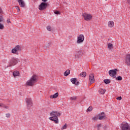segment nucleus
<instances>
[{
    "mask_svg": "<svg viewBox=\"0 0 130 130\" xmlns=\"http://www.w3.org/2000/svg\"><path fill=\"white\" fill-rule=\"evenodd\" d=\"M50 117L49 118L50 120L54 121L55 123H58V116H60L61 114L57 111H52L50 114Z\"/></svg>",
    "mask_w": 130,
    "mask_h": 130,
    "instance_id": "1",
    "label": "nucleus"
},
{
    "mask_svg": "<svg viewBox=\"0 0 130 130\" xmlns=\"http://www.w3.org/2000/svg\"><path fill=\"white\" fill-rule=\"evenodd\" d=\"M37 81H38V76L34 74L30 79L26 82V85L27 86H33L35 83H37Z\"/></svg>",
    "mask_w": 130,
    "mask_h": 130,
    "instance_id": "2",
    "label": "nucleus"
},
{
    "mask_svg": "<svg viewBox=\"0 0 130 130\" xmlns=\"http://www.w3.org/2000/svg\"><path fill=\"white\" fill-rule=\"evenodd\" d=\"M118 70L117 69H114V70H111L109 71V76L112 77L113 78H116V75H117V72Z\"/></svg>",
    "mask_w": 130,
    "mask_h": 130,
    "instance_id": "3",
    "label": "nucleus"
},
{
    "mask_svg": "<svg viewBox=\"0 0 130 130\" xmlns=\"http://www.w3.org/2000/svg\"><path fill=\"white\" fill-rule=\"evenodd\" d=\"M27 109H30L33 106V103L32 102V99L31 98H26L25 99Z\"/></svg>",
    "mask_w": 130,
    "mask_h": 130,
    "instance_id": "4",
    "label": "nucleus"
},
{
    "mask_svg": "<svg viewBox=\"0 0 130 130\" xmlns=\"http://www.w3.org/2000/svg\"><path fill=\"white\" fill-rule=\"evenodd\" d=\"M121 128L122 130H130V126L128 123L123 122L121 124Z\"/></svg>",
    "mask_w": 130,
    "mask_h": 130,
    "instance_id": "5",
    "label": "nucleus"
},
{
    "mask_svg": "<svg viewBox=\"0 0 130 130\" xmlns=\"http://www.w3.org/2000/svg\"><path fill=\"white\" fill-rule=\"evenodd\" d=\"M125 64L128 67H130V54H127L124 58Z\"/></svg>",
    "mask_w": 130,
    "mask_h": 130,
    "instance_id": "6",
    "label": "nucleus"
},
{
    "mask_svg": "<svg viewBox=\"0 0 130 130\" xmlns=\"http://www.w3.org/2000/svg\"><path fill=\"white\" fill-rule=\"evenodd\" d=\"M82 16L85 21H90L92 19V15L90 14L83 13Z\"/></svg>",
    "mask_w": 130,
    "mask_h": 130,
    "instance_id": "7",
    "label": "nucleus"
},
{
    "mask_svg": "<svg viewBox=\"0 0 130 130\" xmlns=\"http://www.w3.org/2000/svg\"><path fill=\"white\" fill-rule=\"evenodd\" d=\"M21 48V47L19 45H17L14 48H13L11 52L12 53H14V54H18L17 52L18 51H20Z\"/></svg>",
    "mask_w": 130,
    "mask_h": 130,
    "instance_id": "8",
    "label": "nucleus"
},
{
    "mask_svg": "<svg viewBox=\"0 0 130 130\" xmlns=\"http://www.w3.org/2000/svg\"><path fill=\"white\" fill-rule=\"evenodd\" d=\"M47 8V4L42 2L39 6V10L40 11H43V10H46Z\"/></svg>",
    "mask_w": 130,
    "mask_h": 130,
    "instance_id": "9",
    "label": "nucleus"
},
{
    "mask_svg": "<svg viewBox=\"0 0 130 130\" xmlns=\"http://www.w3.org/2000/svg\"><path fill=\"white\" fill-rule=\"evenodd\" d=\"M95 74L93 73H91L89 74V82H90V84L92 85L93 83L95 82Z\"/></svg>",
    "mask_w": 130,
    "mask_h": 130,
    "instance_id": "10",
    "label": "nucleus"
},
{
    "mask_svg": "<svg viewBox=\"0 0 130 130\" xmlns=\"http://www.w3.org/2000/svg\"><path fill=\"white\" fill-rule=\"evenodd\" d=\"M98 116L99 120H102V119H106V115L104 112H102V113L99 114Z\"/></svg>",
    "mask_w": 130,
    "mask_h": 130,
    "instance_id": "11",
    "label": "nucleus"
},
{
    "mask_svg": "<svg viewBox=\"0 0 130 130\" xmlns=\"http://www.w3.org/2000/svg\"><path fill=\"white\" fill-rule=\"evenodd\" d=\"M84 40V35H80L77 38V43H82Z\"/></svg>",
    "mask_w": 130,
    "mask_h": 130,
    "instance_id": "12",
    "label": "nucleus"
},
{
    "mask_svg": "<svg viewBox=\"0 0 130 130\" xmlns=\"http://www.w3.org/2000/svg\"><path fill=\"white\" fill-rule=\"evenodd\" d=\"M16 63H18V60H17V59L12 58L10 61V67L11 66H16Z\"/></svg>",
    "mask_w": 130,
    "mask_h": 130,
    "instance_id": "13",
    "label": "nucleus"
},
{
    "mask_svg": "<svg viewBox=\"0 0 130 130\" xmlns=\"http://www.w3.org/2000/svg\"><path fill=\"white\" fill-rule=\"evenodd\" d=\"M77 81H78L77 78H72L71 79V82L72 83V84H75L76 86H78L80 82L79 81L77 82Z\"/></svg>",
    "mask_w": 130,
    "mask_h": 130,
    "instance_id": "14",
    "label": "nucleus"
},
{
    "mask_svg": "<svg viewBox=\"0 0 130 130\" xmlns=\"http://www.w3.org/2000/svg\"><path fill=\"white\" fill-rule=\"evenodd\" d=\"M18 2L19 6H20L21 8H24L25 7V3L23 0H17Z\"/></svg>",
    "mask_w": 130,
    "mask_h": 130,
    "instance_id": "15",
    "label": "nucleus"
},
{
    "mask_svg": "<svg viewBox=\"0 0 130 130\" xmlns=\"http://www.w3.org/2000/svg\"><path fill=\"white\" fill-rule=\"evenodd\" d=\"M108 26L109 28H112L114 26V22L113 21H110L108 22Z\"/></svg>",
    "mask_w": 130,
    "mask_h": 130,
    "instance_id": "16",
    "label": "nucleus"
},
{
    "mask_svg": "<svg viewBox=\"0 0 130 130\" xmlns=\"http://www.w3.org/2000/svg\"><path fill=\"white\" fill-rule=\"evenodd\" d=\"M57 97H58V92H56L53 95H51L50 96V98H51V99H55V98H57Z\"/></svg>",
    "mask_w": 130,
    "mask_h": 130,
    "instance_id": "17",
    "label": "nucleus"
},
{
    "mask_svg": "<svg viewBox=\"0 0 130 130\" xmlns=\"http://www.w3.org/2000/svg\"><path fill=\"white\" fill-rule=\"evenodd\" d=\"M100 94H102L103 95L104 94H105V92H106V90L105 89H100L99 91Z\"/></svg>",
    "mask_w": 130,
    "mask_h": 130,
    "instance_id": "18",
    "label": "nucleus"
},
{
    "mask_svg": "<svg viewBox=\"0 0 130 130\" xmlns=\"http://www.w3.org/2000/svg\"><path fill=\"white\" fill-rule=\"evenodd\" d=\"M13 75L14 77L15 78H16V77H18V76H19V75H20V73L18 72V71H14L13 73Z\"/></svg>",
    "mask_w": 130,
    "mask_h": 130,
    "instance_id": "19",
    "label": "nucleus"
},
{
    "mask_svg": "<svg viewBox=\"0 0 130 130\" xmlns=\"http://www.w3.org/2000/svg\"><path fill=\"white\" fill-rule=\"evenodd\" d=\"M108 48H109L110 50H111V49H113V44L111 43H109L108 44Z\"/></svg>",
    "mask_w": 130,
    "mask_h": 130,
    "instance_id": "20",
    "label": "nucleus"
},
{
    "mask_svg": "<svg viewBox=\"0 0 130 130\" xmlns=\"http://www.w3.org/2000/svg\"><path fill=\"white\" fill-rule=\"evenodd\" d=\"M87 76V73L85 72H83L80 74V76L82 77L83 78H85Z\"/></svg>",
    "mask_w": 130,
    "mask_h": 130,
    "instance_id": "21",
    "label": "nucleus"
},
{
    "mask_svg": "<svg viewBox=\"0 0 130 130\" xmlns=\"http://www.w3.org/2000/svg\"><path fill=\"white\" fill-rule=\"evenodd\" d=\"M71 73V70H67L64 73V76H65V77H68V75L70 74Z\"/></svg>",
    "mask_w": 130,
    "mask_h": 130,
    "instance_id": "22",
    "label": "nucleus"
},
{
    "mask_svg": "<svg viewBox=\"0 0 130 130\" xmlns=\"http://www.w3.org/2000/svg\"><path fill=\"white\" fill-rule=\"evenodd\" d=\"M104 82L105 84H110L111 81H110V79H104Z\"/></svg>",
    "mask_w": 130,
    "mask_h": 130,
    "instance_id": "23",
    "label": "nucleus"
},
{
    "mask_svg": "<svg viewBox=\"0 0 130 130\" xmlns=\"http://www.w3.org/2000/svg\"><path fill=\"white\" fill-rule=\"evenodd\" d=\"M99 116H95L93 117H92V119L93 120V121H97L98 119H99V117H98Z\"/></svg>",
    "mask_w": 130,
    "mask_h": 130,
    "instance_id": "24",
    "label": "nucleus"
},
{
    "mask_svg": "<svg viewBox=\"0 0 130 130\" xmlns=\"http://www.w3.org/2000/svg\"><path fill=\"white\" fill-rule=\"evenodd\" d=\"M5 29V25H4V23H0V30H4Z\"/></svg>",
    "mask_w": 130,
    "mask_h": 130,
    "instance_id": "25",
    "label": "nucleus"
},
{
    "mask_svg": "<svg viewBox=\"0 0 130 130\" xmlns=\"http://www.w3.org/2000/svg\"><path fill=\"white\" fill-rule=\"evenodd\" d=\"M116 80L117 81H121V80H122V77L120 76H119L118 77L116 78Z\"/></svg>",
    "mask_w": 130,
    "mask_h": 130,
    "instance_id": "26",
    "label": "nucleus"
},
{
    "mask_svg": "<svg viewBox=\"0 0 130 130\" xmlns=\"http://www.w3.org/2000/svg\"><path fill=\"white\" fill-rule=\"evenodd\" d=\"M70 100H72V101H76V100H77V96H73L72 97H71L70 98Z\"/></svg>",
    "mask_w": 130,
    "mask_h": 130,
    "instance_id": "27",
    "label": "nucleus"
},
{
    "mask_svg": "<svg viewBox=\"0 0 130 130\" xmlns=\"http://www.w3.org/2000/svg\"><path fill=\"white\" fill-rule=\"evenodd\" d=\"M93 110V108H92V107H89L87 110V112H91V111H92Z\"/></svg>",
    "mask_w": 130,
    "mask_h": 130,
    "instance_id": "28",
    "label": "nucleus"
},
{
    "mask_svg": "<svg viewBox=\"0 0 130 130\" xmlns=\"http://www.w3.org/2000/svg\"><path fill=\"white\" fill-rule=\"evenodd\" d=\"M101 126H102V125L101 124H98L96 125L97 127V130H100V128L101 127Z\"/></svg>",
    "mask_w": 130,
    "mask_h": 130,
    "instance_id": "29",
    "label": "nucleus"
},
{
    "mask_svg": "<svg viewBox=\"0 0 130 130\" xmlns=\"http://www.w3.org/2000/svg\"><path fill=\"white\" fill-rule=\"evenodd\" d=\"M47 30H48V31H51L52 30V28H51V26L48 25L47 26Z\"/></svg>",
    "mask_w": 130,
    "mask_h": 130,
    "instance_id": "30",
    "label": "nucleus"
},
{
    "mask_svg": "<svg viewBox=\"0 0 130 130\" xmlns=\"http://www.w3.org/2000/svg\"><path fill=\"white\" fill-rule=\"evenodd\" d=\"M68 127V125H67V123H66L61 128V129H66Z\"/></svg>",
    "mask_w": 130,
    "mask_h": 130,
    "instance_id": "31",
    "label": "nucleus"
},
{
    "mask_svg": "<svg viewBox=\"0 0 130 130\" xmlns=\"http://www.w3.org/2000/svg\"><path fill=\"white\" fill-rule=\"evenodd\" d=\"M2 22H4V17L3 16L0 15V23H2Z\"/></svg>",
    "mask_w": 130,
    "mask_h": 130,
    "instance_id": "32",
    "label": "nucleus"
},
{
    "mask_svg": "<svg viewBox=\"0 0 130 130\" xmlns=\"http://www.w3.org/2000/svg\"><path fill=\"white\" fill-rule=\"evenodd\" d=\"M54 14L56 15H60V12H59L58 11H56L54 12Z\"/></svg>",
    "mask_w": 130,
    "mask_h": 130,
    "instance_id": "33",
    "label": "nucleus"
},
{
    "mask_svg": "<svg viewBox=\"0 0 130 130\" xmlns=\"http://www.w3.org/2000/svg\"><path fill=\"white\" fill-rule=\"evenodd\" d=\"M6 117H10L11 116V114L10 113H7L6 114Z\"/></svg>",
    "mask_w": 130,
    "mask_h": 130,
    "instance_id": "34",
    "label": "nucleus"
},
{
    "mask_svg": "<svg viewBox=\"0 0 130 130\" xmlns=\"http://www.w3.org/2000/svg\"><path fill=\"white\" fill-rule=\"evenodd\" d=\"M117 100H121L122 99V98L121 96H119L116 98Z\"/></svg>",
    "mask_w": 130,
    "mask_h": 130,
    "instance_id": "35",
    "label": "nucleus"
},
{
    "mask_svg": "<svg viewBox=\"0 0 130 130\" xmlns=\"http://www.w3.org/2000/svg\"><path fill=\"white\" fill-rule=\"evenodd\" d=\"M16 9H17V12L19 13V12H20V9L19 8V7L16 6Z\"/></svg>",
    "mask_w": 130,
    "mask_h": 130,
    "instance_id": "36",
    "label": "nucleus"
},
{
    "mask_svg": "<svg viewBox=\"0 0 130 130\" xmlns=\"http://www.w3.org/2000/svg\"><path fill=\"white\" fill-rule=\"evenodd\" d=\"M75 58L76 59H79V55H78V54L75 55Z\"/></svg>",
    "mask_w": 130,
    "mask_h": 130,
    "instance_id": "37",
    "label": "nucleus"
},
{
    "mask_svg": "<svg viewBox=\"0 0 130 130\" xmlns=\"http://www.w3.org/2000/svg\"><path fill=\"white\" fill-rule=\"evenodd\" d=\"M5 105L3 103L0 104V107H4Z\"/></svg>",
    "mask_w": 130,
    "mask_h": 130,
    "instance_id": "38",
    "label": "nucleus"
},
{
    "mask_svg": "<svg viewBox=\"0 0 130 130\" xmlns=\"http://www.w3.org/2000/svg\"><path fill=\"white\" fill-rule=\"evenodd\" d=\"M4 108H6V109H9V107L8 106H5L3 107Z\"/></svg>",
    "mask_w": 130,
    "mask_h": 130,
    "instance_id": "39",
    "label": "nucleus"
},
{
    "mask_svg": "<svg viewBox=\"0 0 130 130\" xmlns=\"http://www.w3.org/2000/svg\"><path fill=\"white\" fill-rule=\"evenodd\" d=\"M7 23H11V20H10V19H8L7 20Z\"/></svg>",
    "mask_w": 130,
    "mask_h": 130,
    "instance_id": "40",
    "label": "nucleus"
},
{
    "mask_svg": "<svg viewBox=\"0 0 130 130\" xmlns=\"http://www.w3.org/2000/svg\"><path fill=\"white\" fill-rule=\"evenodd\" d=\"M3 13V9H2V8L0 7V14H2Z\"/></svg>",
    "mask_w": 130,
    "mask_h": 130,
    "instance_id": "41",
    "label": "nucleus"
},
{
    "mask_svg": "<svg viewBox=\"0 0 130 130\" xmlns=\"http://www.w3.org/2000/svg\"><path fill=\"white\" fill-rule=\"evenodd\" d=\"M42 2H43L44 3H46V2H47V0H42Z\"/></svg>",
    "mask_w": 130,
    "mask_h": 130,
    "instance_id": "42",
    "label": "nucleus"
},
{
    "mask_svg": "<svg viewBox=\"0 0 130 130\" xmlns=\"http://www.w3.org/2000/svg\"><path fill=\"white\" fill-rule=\"evenodd\" d=\"M105 1H107V0H105Z\"/></svg>",
    "mask_w": 130,
    "mask_h": 130,
    "instance_id": "43",
    "label": "nucleus"
}]
</instances>
